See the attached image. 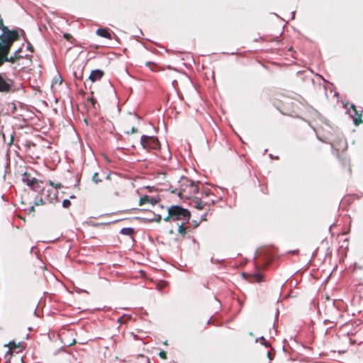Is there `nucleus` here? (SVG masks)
<instances>
[{"instance_id":"14","label":"nucleus","mask_w":363,"mask_h":363,"mask_svg":"<svg viewBox=\"0 0 363 363\" xmlns=\"http://www.w3.org/2000/svg\"><path fill=\"white\" fill-rule=\"evenodd\" d=\"M188 222H184V221H182V223H177V225H178V232L180 235H182V236H184L186 233V230H187V228L184 226V225L186 223H187Z\"/></svg>"},{"instance_id":"10","label":"nucleus","mask_w":363,"mask_h":363,"mask_svg":"<svg viewBox=\"0 0 363 363\" xmlns=\"http://www.w3.org/2000/svg\"><path fill=\"white\" fill-rule=\"evenodd\" d=\"M250 281L251 282L260 283L264 281L263 276L259 273H255L250 275Z\"/></svg>"},{"instance_id":"21","label":"nucleus","mask_w":363,"mask_h":363,"mask_svg":"<svg viewBox=\"0 0 363 363\" xmlns=\"http://www.w3.org/2000/svg\"><path fill=\"white\" fill-rule=\"evenodd\" d=\"M152 221L160 222L162 220V216L160 214L154 213V217L150 219Z\"/></svg>"},{"instance_id":"4","label":"nucleus","mask_w":363,"mask_h":363,"mask_svg":"<svg viewBox=\"0 0 363 363\" xmlns=\"http://www.w3.org/2000/svg\"><path fill=\"white\" fill-rule=\"evenodd\" d=\"M191 218L190 211L180 206H172L167 208V215L164 218L165 221L189 222Z\"/></svg>"},{"instance_id":"1","label":"nucleus","mask_w":363,"mask_h":363,"mask_svg":"<svg viewBox=\"0 0 363 363\" xmlns=\"http://www.w3.org/2000/svg\"><path fill=\"white\" fill-rule=\"evenodd\" d=\"M18 39V38H14L8 40H4V42L0 43V67H1L4 62H10L11 69L16 72L28 68L31 66L33 62V56L31 55H25L24 59L26 60V65L20 64V60L16 55H12L10 57L9 56L13 43Z\"/></svg>"},{"instance_id":"3","label":"nucleus","mask_w":363,"mask_h":363,"mask_svg":"<svg viewBox=\"0 0 363 363\" xmlns=\"http://www.w3.org/2000/svg\"><path fill=\"white\" fill-rule=\"evenodd\" d=\"M179 183V194L189 198L194 197L195 201L196 196L200 194L202 184L185 177H182Z\"/></svg>"},{"instance_id":"33","label":"nucleus","mask_w":363,"mask_h":363,"mask_svg":"<svg viewBox=\"0 0 363 363\" xmlns=\"http://www.w3.org/2000/svg\"><path fill=\"white\" fill-rule=\"evenodd\" d=\"M20 64L26 65V60L25 59L20 61Z\"/></svg>"},{"instance_id":"36","label":"nucleus","mask_w":363,"mask_h":363,"mask_svg":"<svg viewBox=\"0 0 363 363\" xmlns=\"http://www.w3.org/2000/svg\"><path fill=\"white\" fill-rule=\"evenodd\" d=\"M39 203H40V204H43V199H42V198H40V199H39Z\"/></svg>"},{"instance_id":"22","label":"nucleus","mask_w":363,"mask_h":363,"mask_svg":"<svg viewBox=\"0 0 363 363\" xmlns=\"http://www.w3.org/2000/svg\"><path fill=\"white\" fill-rule=\"evenodd\" d=\"M71 206V201L69 199H65L62 201V206L65 208H68Z\"/></svg>"},{"instance_id":"39","label":"nucleus","mask_w":363,"mask_h":363,"mask_svg":"<svg viewBox=\"0 0 363 363\" xmlns=\"http://www.w3.org/2000/svg\"><path fill=\"white\" fill-rule=\"evenodd\" d=\"M74 198H75V196L73 195L70 196V199H74Z\"/></svg>"},{"instance_id":"8","label":"nucleus","mask_w":363,"mask_h":363,"mask_svg":"<svg viewBox=\"0 0 363 363\" xmlns=\"http://www.w3.org/2000/svg\"><path fill=\"white\" fill-rule=\"evenodd\" d=\"M352 111L354 112V114H351V116L352 118V120L355 125H359L362 122V113H359L354 105H352Z\"/></svg>"},{"instance_id":"40","label":"nucleus","mask_w":363,"mask_h":363,"mask_svg":"<svg viewBox=\"0 0 363 363\" xmlns=\"http://www.w3.org/2000/svg\"><path fill=\"white\" fill-rule=\"evenodd\" d=\"M348 172H349L350 173L351 172V169H350V168H349V169H348Z\"/></svg>"},{"instance_id":"18","label":"nucleus","mask_w":363,"mask_h":363,"mask_svg":"<svg viewBox=\"0 0 363 363\" xmlns=\"http://www.w3.org/2000/svg\"><path fill=\"white\" fill-rule=\"evenodd\" d=\"M21 50H22V48H19L18 50H16L14 52H13V55H16V57H18V60L20 61H21L22 60L24 59V57L25 55H21Z\"/></svg>"},{"instance_id":"12","label":"nucleus","mask_w":363,"mask_h":363,"mask_svg":"<svg viewBox=\"0 0 363 363\" xmlns=\"http://www.w3.org/2000/svg\"><path fill=\"white\" fill-rule=\"evenodd\" d=\"M42 184L43 182L41 181L36 179V184L33 183V184L30 186V189L36 192H40L41 191L44 190Z\"/></svg>"},{"instance_id":"25","label":"nucleus","mask_w":363,"mask_h":363,"mask_svg":"<svg viewBox=\"0 0 363 363\" xmlns=\"http://www.w3.org/2000/svg\"><path fill=\"white\" fill-rule=\"evenodd\" d=\"M260 340H261V341H262V344L263 345H264V346H265V347H268L269 346V344L267 342V340H265V338H264L263 336H262V337H260Z\"/></svg>"},{"instance_id":"27","label":"nucleus","mask_w":363,"mask_h":363,"mask_svg":"<svg viewBox=\"0 0 363 363\" xmlns=\"http://www.w3.org/2000/svg\"><path fill=\"white\" fill-rule=\"evenodd\" d=\"M27 50H28L31 52H34V48L30 43H28V44H27Z\"/></svg>"},{"instance_id":"28","label":"nucleus","mask_w":363,"mask_h":363,"mask_svg":"<svg viewBox=\"0 0 363 363\" xmlns=\"http://www.w3.org/2000/svg\"><path fill=\"white\" fill-rule=\"evenodd\" d=\"M160 357H162V359H166V353L164 351H161L160 352Z\"/></svg>"},{"instance_id":"11","label":"nucleus","mask_w":363,"mask_h":363,"mask_svg":"<svg viewBox=\"0 0 363 363\" xmlns=\"http://www.w3.org/2000/svg\"><path fill=\"white\" fill-rule=\"evenodd\" d=\"M96 34L101 37H103V38H105L107 39H111V33L106 28H99L96 30Z\"/></svg>"},{"instance_id":"16","label":"nucleus","mask_w":363,"mask_h":363,"mask_svg":"<svg viewBox=\"0 0 363 363\" xmlns=\"http://www.w3.org/2000/svg\"><path fill=\"white\" fill-rule=\"evenodd\" d=\"M150 200V196L144 195L142 197H140V201H139V205L142 206L145 203H149Z\"/></svg>"},{"instance_id":"23","label":"nucleus","mask_w":363,"mask_h":363,"mask_svg":"<svg viewBox=\"0 0 363 363\" xmlns=\"http://www.w3.org/2000/svg\"><path fill=\"white\" fill-rule=\"evenodd\" d=\"M138 129L136 127L133 126V127L131 128L130 130V131H127V132H126V133H127L128 135H129V134H133V133H138Z\"/></svg>"},{"instance_id":"7","label":"nucleus","mask_w":363,"mask_h":363,"mask_svg":"<svg viewBox=\"0 0 363 363\" xmlns=\"http://www.w3.org/2000/svg\"><path fill=\"white\" fill-rule=\"evenodd\" d=\"M104 74V72L101 69H96L91 71V72L89 77V79L92 82H95L99 81L103 77Z\"/></svg>"},{"instance_id":"5","label":"nucleus","mask_w":363,"mask_h":363,"mask_svg":"<svg viewBox=\"0 0 363 363\" xmlns=\"http://www.w3.org/2000/svg\"><path fill=\"white\" fill-rule=\"evenodd\" d=\"M18 90L13 79L6 77L5 73H0V92L14 93Z\"/></svg>"},{"instance_id":"38","label":"nucleus","mask_w":363,"mask_h":363,"mask_svg":"<svg viewBox=\"0 0 363 363\" xmlns=\"http://www.w3.org/2000/svg\"><path fill=\"white\" fill-rule=\"evenodd\" d=\"M150 64H151V62H146V65H147H147H150Z\"/></svg>"},{"instance_id":"15","label":"nucleus","mask_w":363,"mask_h":363,"mask_svg":"<svg viewBox=\"0 0 363 363\" xmlns=\"http://www.w3.org/2000/svg\"><path fill=\"white\" fill-rule=\"evenodd\" d=\"M120 233L124 235L130 236L134 233V229L133 228H123L121 230Z\"/></svg>"},{"instance_id":"19","label":"nucleus","mask_w":363,"mask_h":363,"mask_svg":"<svg viewBox=\"0 0 363 363\" xmlns=\"http://www.w3.org/2000/svg\"><path fill=\"white\" fill-rule=\"evenodd\" d=\"M130 120L132 122H137L138 123H139L140 120H141V118H140V117L138 115H137L136 113H134V114H131L130 115Z\"/></svg>"},{"instance_id":"29","label":"nucleus","mask_w":363,"mask_h":363,"mask_svg":"<svg viewBox=\"0 0 363 363\" xmlns=\"http://www.w3.org/2000/svg\"><path fill=\"white\" fill-rule=\"evenodd\" d=\"M62 187V184L60 183H58V184H55L53 188L57 189H60Z\"/></svg>"},{"instance_id":"20","label":"nucleus","mask_w":363,"mask_h":363,"mask_svg":"<svg viewBox=\"0 0 363 363\" xmlns=\"http://www.w3.org/2000/svg\"><path fill=\"white\" fill-rule=\"evenodd\" d=\"M48 198L50 202H52V200L57 199V193L55 191L53 193H50L48 194Z\"/></svg>"},{"instance_id":"31","label":"nucleus","mask_w":363,"mask_h":363,"mask_svg":"<svg viewBox=\"0 0 363 363\" xmlns=\"http://www.w3.org/2000/svg\"><path fill=\"white\" fill-rule=\"evenodd\" d=\"M74 76H75V78L76 79H82V74H81L79 76L77 75V74L76 72H74Z\"/></svg>"},{"instance_id":"2","label":"nucleus","mask_w":363,"mask_h":363,"mask_svg":"<svg viewBox=\"0 0 363 363\" xmlns=\"http://www.w3.org/2000/svg\"><path fill=\"white\" fill-rule=\"evenodd\" d=\"M214 191H216V188H210L201 184L200 194L196 196L194 201L195 206L198 209H203L206 206H210L220 201L222 199V196L216 195Z\"/></svg>"},{"instance_id":"17","label":"nucleus","mask_w":363,"mask_h":363,"mask_svg":"<svg viewBox=\"0 0 363 363\" xmlns=\"http://www.w3.org/2000/svg\"><path fill=\"white\" fill-rule=\"evenodd\" d=\"M0 136L2 137L4 142L6 143L9 145H11L13 143V135H11V138H10V140L9 141H6V135L1 131H0Z\"/></svg>"},{"instance_id":"24","label":"nucleus","mask_w":363,"mask_h":363,"mask_svg":"<svg viewBox=\"0 0 363 363\" xmlns=\"http://www.w3.org/2000/svg\"><path fill=\"white\" fill-rule=\"evenodd\" d=\"M157 201H158L157 198L150 196V200L149 203H150L152 205L156 204L157 203Z\"/></svg>"},{"instance_id":"35","label":"nucleus","mask_w":363,"mask_h":363,"mask_svg":"<svg viewBox=\"0 0 363 363\" xmlns=\"http://www.w3.org/2000/svg\"><path fill=\"white\" fill-rule=\"evenodd\" d=\"M291 15V18L293 19L294 18L295 11H292Z\"/></svg>"},{"instance_id":"37","label":"nucleus","mask_w":363,"mask_h":363,"mask_svg":"<svg viewBox=\"0 0 363 363\" xmlns=\"http://www.w3.org/2000/svg\"><path fill=\"white\" fill-rule=\"evenodd\" d=\"M122 318H123V317L119 318L118 319V322H119V323H122V320H122Z\"/></svg>"},{"instance_id":"30","label":"nucleus","mask_w":363,"mask_h":363,"mask_svg":"<svg viewBox=\"0 0 363 363\" xmlns=\"http://www.w3.org/2000/svg\"><path fill=\"white\" fill-rule=\"evenodd\" d=\"M267 357L269 358V359L271 361L273 357H272V354H271V352L269 351L267 352Z\"/></svg>"},{"instance_id":"6","label":"nucleus","mask_w":363,"mask_h":363,"mask_svg":"<svg viewBox=\"0 0 363 363\" xmlns=\"http://www.w3.org/2000/svg\"><path fill=\"white\" fill-rule=\"evenodd\" d=\"M142 147L147 150H157L160 148V143L157 138L143 135L140 138Z\"/></svg>"},{"instance_id":"34","label":"nucleus","mask_w":363,"mask_h":363,"mask_svg":"<svg viewBox=\"0 0 363 363\" xmlns=\"http://www.w3.org/2000/svg\"><path fill=\"white\" fill-rule=\"evenodd\" d=\"M70 35L69 34H65V38L68 39L69 38Z\"/></svg>"},{"instance_id":"32","label":"nucleus","mask_w":363,"mask_h":363,"mask_svg":"<svg viewBox=\"0 0 363 363\" xmlns=\"http://www.w3.org/2000/svg\"><path fill=\"white\" fill-rule=\"evenodd\" d=\"M48 184H49L51 186H52V187H53V186H54V185H55V183H54L52 181H51V180H50V181L48 182Z\"/></svg>"},{"instance_id":"13","label":"nucleus","mask_w":363,"mask_h":363,"mask_svg":"<svg viewBox=\"0 0 363 363\" xmlns=\"http://www.w3.org/2000/svg\"><path fill=\"white\" fill-rule=\"evenodd\" d=\"M90 94L91 96L87 98V103L90 104V105L94 109H96V106H99V105L97 104L96 99H94L93 96L94 92L91 91Z\"/></svg>"},{"instance_id":"26","label":"nucleus","mask_w":363,"mask_h":363,"mask_svg":"<svg viewBox=\"0 0 363 363\" xmlns=\"http://www.w3.org/2000/svg\"><path fill=\"white\" fill-rule=\"evenodd\" d=\"M99 175H98V173H95L93 177H92V180L95 182V183H98L99 182H100L101 180L99 179Z\"/></svg>"},{"instance_id":"9","label":"nucleus","mask_w":363,"mask_h":363,"mask_svg":"<svg viewBox=\"0 0 363 363\" xmlns=\"http://www.w3.org/2000/svg\"><path fill=\"white\" fill-rule=\"evenodd\" d=\"M36 178L31 177L29 174L25 173L23 175V182L26 184L29 187H30L33 183L36 184Z\"/></svg>"}]
</instances>
